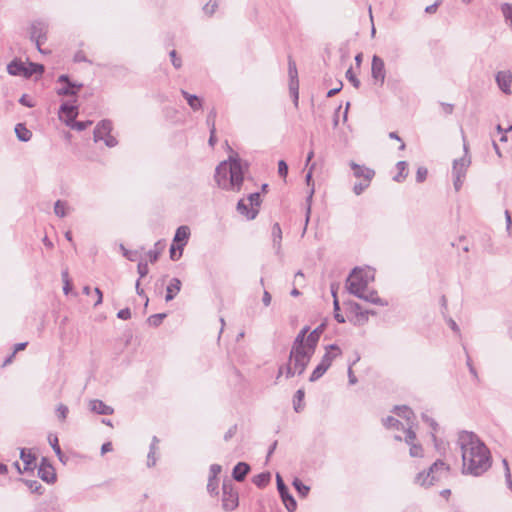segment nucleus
I'll list each match as a JSON object with an SVG mask.
<instances>
[{"instance_id": "nucleus-13", "label": "nucleus", "mask_w": 512, "mask_h": 512, "mask_svg": "<svg viewBox=\"0 0 512 512\" xmlns=\"http://www.w3.org/2000/svg\"><path fill=\"white\" fill-rule=\"evenodd\" d=\"M350 168L353 170V175L356 178H362L363 181L371 182L375 176V171L364 165H359L354 161L349 162Z\"/></svg>"}, {"instance_id": "nucleus-45", "label": "nucleus", "mask_w": 512, "mask_h": 512, "mask_svg": "<svg viewBox=\"0 0 512 512\" xmlns=\"http://www.w3.org/2000/svg\"><path fill=\"white\" fill-rule=\"evenodd\" d=\"M166 317V313L153 314L148 318V323L151 326L158 327Z\"/></svg>"}, {"instance_id": "nucleus-25", "label": "nucleus", "mask_w": 512, "mask_h": 512, "mask_svg": "<svg viewBox=\"0 0 512 512\" xmlns=\"http://www.w3.org/2000/svg\"><path fill=\"white\" fill-rule=\"evenodd\" d=\"M359 298L375 305L388 306V301L380 298L376 290L363 291Z\"/></svg>"}, {"instance_id": "nucleus-62", "label": "nucleus", "mask_w": 512, "mask_h": 512, "mask_svg": "<svg viewBox=\"0 0 512 512\" xmlns=\"http://www.w3.org/2000/svg\"><path fill=\"white\" fill-rule=\"evenodd\" d=\"M102 140L104 141L105 145L109 148L115 147L118 144L117 139L111 134L105 136L104 138H102Z\"/></svg>"}, {"instance_id": "nucleus-50", "label": "nucleus", "mask_w": 512, "mask_h": 512, "mask_svg": "<svg viewBox=\"0 0 512 512\" xmlns=\"http://www.w3.org/2000/svg\"><path fill=\"white\" fill-rule=\"evenodd\" d=\"M169 254H170L171 260L177 261L182 256L183 251L177 249V244L176 243H172V245L170 247V250H169Z\"/></svg>"}, {"instance_id": "nucleus-53", "label": "nucleus", "mask_w": 512, "mask_h": 512, "mask_svg": "<svg viewBox=\"0 0 512 512\" xmlns=\"http://www.w3.org/2000/svg\"><path fill=\"white\" fill-rule=\"evenodd\" d=\"M169 56L171 58V62L174 68L180 69L182 67V60L180 57H178L176 50L170 51Z\"/></svg>"}, {"instance_id": "nucleus-3", "label": "nucleus", "mask_w": 512, "mask_h": 512, "mask_svg": "<svg viewBox=\"0 0 512 512\" xmlns=\"http://www.w3.org/2000/svg\"><path fill=\"white\" fill-rule=\"evenodd\" d=\"M451 468L441 459H437L427 471L419 472L414 482L422 487H430L436 483L447 480L450 476Z\"/></svg>"}, {"instance_id": "nucleus-48", "label": "nucleus", "mask_w": 512, "mask_h": 512, "mask_svg": "<svg viewBox=\"0 0 512 512\" xmlns=\"http://www.w3.org/2000/svg\"><path fill=\"white\" fill-rule=\"evenodd\" d=\"M370 183L371 182H367V181L355 183L353 186V192L356 195H361L370 186Z\"/></svg>"}, {"instance_id": "nucleus-28", "label": "nucleus", "mask_w": 512, "mask_h": 512, "mask_svg": "<svg viewBox=\"0 0 512 512\" xmlns=\"http://www.w3.org/2000/svg\"><path fill=\"white\" fill-rule=\"evenodd\" d=\"M182 96L186 99L188 105L193 111H198L202 109V99L197 95L190 94L185 90H181Z\"/></svg>"}, {"instance_id": "nucleus-23", "label": "nucleus", "mask_w": 512, "mask_h": 512, "mask_svg": "<svg viewBox=\"0 0 512 512\" xmlns=\"http://www.w3.org/2000/svg\"><path fill=\"white\" fill-rule=\"evenodd\" d=\"M309 326H304L295 337L291 349H307L308 348V332Z\"/></svg>"}, {"instance_id": "nucleus-5", "label": "nucleus", "mask_w": 512, "mask_h": 512, "mask_svg": "<svg viewBox=\"0 0 512 512\" xmlns=\"http://www.w3.org/2000/svg\"><path fill=\"white\" fill-rule=\"evenodd\" d=\"M48 33V24L42 20H36L32 22L29 37L32 42L36 44L38 51L42 54H46L47 51L41 48L42 44H44L47 40Z\"/></svg>"}, {"instance_id": "nucleus-21", "label": "nucleus", "mask_w": 512, "mask_h": 512, "mask_svg": "<svg viewBox=\"0 0 512 512\" xmlns=\"http://www.w3.org/2000/svg\"><path fill=\"white\" fill-rule=\"evenodd\" d=\"M82 87V83L70 81L66 85H63L62 87L58 88L56 90V93L59 96H76Z\"/></svg>"}, {"instance_id": "nucleus-24", "label": "nucleus", "mask_w": 512, "mask_h": 512, "mask_svg": "<svg viewBox=\"0 0 512 512\" xmlns=\"http://www.w3.org/2000/svg\"><path fill=\"white\" fill-rule=\"evenodd\" d=\"M325 330V324L322 323L317 326L313 331L308 334V348L310 351L315 352L320 336Z\"/></svg>"}, {"instance_id": "nucleus-57", "label": "nucleus", "mask_w": 512, "mask_h": 512, "mask_svg": "<svg viewBox=\"0 0 512 512\" xmlns=\"http://www.w3.org/2000/svg\"><path fill=\"white\" fill-rule=\"evenodd\" d=\"M92 121L91 120H86V121H75L74 123V127L72 129L74 130H77V131H84L86 130L89 126L92 125Z\"/></svg>"}, {"instance_id": "nucleus-19", "label": "nucleus", "mask_w": 512, "mask_h": 512, "mask_svg": "<svg viewBox=\"0 0 512 512\" xmlns=\"http://www.w3.org/2000/svg\"><path fill=\"white\" fill-rule=\"evenodd\" d=\"M20 459L24 463L23 471H33L36 467V456L28 449H20Z\"/></svg>"}, {"instance_id": "nucleus-60", "label": "nucleus", "mask_w": 512, "mask_h": 512, "mask_svg": "<svg viewBox=\"0 0 512 512\" xmlns=\"http://www.w3.org/2000/svg\"><path fill=\"white\" fill-rule=\"evenodd\" d=\"M296 374H298V371L295 369V367L292 365V363L288 359V363L285 365V376H286V378H292Z\"/></svg>"}, {"instance_id": "nucleus-41", "label": "nucleus", "mask_w": 512, "mask_h": 512, "mask_svg": "<svg viewBox=\"0 0 512 512\" xmlns=\"http://www.w3.org/2000/svg\"><path fill=\"white\" fill-rule=\"evenodd\" d=\"M407 162L406 161H399L397 164H396V167L398 169V174L395 175L393 177V180L396 181V182H402L406 177H407V172L406 169H407Z\"/></svg>"}, {"instance_id": "nucleus-37", "label": "nucleus", "mask_w": 512, "mask_h": 512, "mask_svg": "<svg viewBox=\"0 0 512 512\" xmlns=\"http://www.w3.org/2000/svg\"><path fill=\"white\" fill-rule=\"evenodd\" d=\"M314 192H315L314 187H311V189L306 197L307 208H306V215H305V226L303 228L302 236L305 234L309 220H310L311 203H312V198H313Z\"/></svg>"}, {"instance_id": "nucleus-18", "label": "nucleus", "mask_w": 512, "mask_h": 512, "mask_svg": "<svg viewBox=\"0 0 512 512\" xmlns=\"http://www.w3.org/2000/svg\"><path fill=\"white\" fill-rule=\"evenodd\" d=\"M89 408L98 415H112L114 413V409L111 406L106 405L99 399L90 400Z\"/></svg>"}, {"instance_id": "nucleus-59", "label": "nucleus", "mask_w": 512, "mask_h": 512, "mask_svg": "<svg viewBox=\"0 0 512 512\" xmlns=\"http://www.w3.org/2000/svg\"><path fill=\"white\" fill-rule=\"evenodd\" d=\"M278 174L282 178H286L288 174V165L284 160L278 162Z\"/></svg>"}, {"instance_id": "nucleus-52", "label": "nucleus", "mask_w": 512, "mask_h": 512, "mask_svg": "<svg viewBox=\"0 0 512 512\" xmlns=\"http://www.w3.org/2000/svg\"><path fill=\"white\" fill-rule=\"evenodd\" d=\"M409 454L411 457H422L423 448L420 444H411L409 449Z\"/></svg>"}, {"instance_id": "nucleus-31", "label": "nucleus", "mask_w": 512, "mask_h": 512, "mask_svg": "<svg viewBox=\"0 0 512 512\" xmlns=\"http://www.w3.org/2000/svg\"><path fill=\"white\" fill-rule=\"evenodd\" d=\"M15 133L18 140L21 142H28L32 137V132L27 129L23 123L16 124Z\"/></svg>"}, {"instance_id": "nucleus-10", "label": "nucleus", "mask_w": 512, "mask_h": 512, "mask_svg": "<svg viewBox=\"0 0 512 512\" xmlns=\"http://www.w3.org/2000/svg\"><path fill=\"white\" fill-rule=\"evenodd\" d=\"M334 359L335 355H332L330 351H326L320 363L315 367V369L311 373L309 381L316 382L317 380H319L329 369Z\"/></svg>"}, {"instance_id": "nucleus-43", "label": "nucleus", "mask_w": 512, "mask_h": 512, "mask_svg": "<svg viewBox=\"0 0 512 512\" xmlns=\"http://www.w3.org/2000/svg\"><path fill=\"white\" fill-rule=\"evenodd\" d=\"M501 11L505 17L506 22L512 29V3L504 2V4L501 6Z\"/></svg>"}, {"instance_id": "nucleus-55", "label": "nucleus", "mask_w": 512, "mask_h": 512, "mask_svg": "<svg viewBox=\"0 0 512 512\" xmlns=\"http://www.w3.org/2000/svg\"><path fill=\"white\" fill-rule=\"evenodd\" d=\"M137 271L140 276V278H144L149 273V267L147 262L140 261L137 265Z\"/></svg>"}, {"instance_id": "nucleus-46", "label": "nucleus", "mask_w": 512, "mask_h": 512, "mask_svg": "<svg viewBox=\"0 0 512 512\" xmlns=\"http://www.w3.org/2000/svg\"><path fill=\"white\" fill-rule=\"evenodd\" d=\"M333 306H334V318L338 323H345L344 316L340 313V305L338 298L335 297V300H333Z\"/></svg>"}, {"instance_id": "nucleus-64", "label": "nucleus", "mask_w": 512, "mask_h": 512, "mask_svg": "<svg viewBox=\"0 0 512 512\" xmlns=\"http://www.w3.org/2000/svg\"><path fill=\"white\" fill-rule=\"evenodd\" d=\"M222 467L218 464H212L210 466V479H217L218 474H220Z\"/></svg>"}, {"instance_id": "nucleus-39", "label": "nucleus", "mask_w": 512, "mask_h": 512, "mask_svg": "<svg viewBox=\"0 0 512 512\" xmlns=\"http://www.w3.org/2000/svg\"><path fill=\"white\" fill-rule=\"evenodd\" d=\"M219 10L218 2H206L202 6V13L206 17H212Z\"/></svg>"}, {"instance_id": "nucleus-1", "label": "nucleus", "mask_w": 512, "mask_h": 512, "mask_svg": "<svg viewBox=\"0 0 512 512\" xmlns=\"http://www.w3.org/2000/svg\"><path fill=\"white\" fill-rule=\"evenodd\" d=\"M457 444L462 452V472L480 476L491 467V455L487 446L473 432L458 433Z\"/></svg>"}, {"instance_id": "nucleus-2", "label": "nucleus", "mask_w": 512, "mask_h": 512, "mask_svg": "<svg viewBox=\"0 0 512 512\" xmlns=\"http://www.w3.org/2000/svg\"><path fill=\"white\" fill-rule=\"evenodd\" d=\"M248 166L249 164L242 161L237 154L230 155L228 161H223L216 167L215 180L218 186L239 191Z\"/></svg>"}, {"instance_id": "nucleus-51", "label": "nucleus", "mask_w": 512, "mask_h": 512, "mask_svg": "<svg viewBox=\"0 0 512 512\" xmlns=\"http://www.w3.org/2000/svg\"><path fill=\"white\" fill-rule=\"evenodd\" d=\"M68 412H69V409L64 404H59L56 409L57 417L61 421H64L67 418Z\"/></svg>"}, {"instance_id": "nucleus-14", "label": "nucleus", "mask_w": 512, "mask_h": 512, "mask_svg": "<svg viewBox=\"0 0 512 512\" xmlns=\"http://www.w3.org/2000/svg\"><path fill=\"white\" fill-rule=\"evenodd\" d=\"M113 130L112 121L109 119H103L96 125L93 132V140L94 142H99L105 136L111 134Z\"/></svg>"}, {"instance_id": "nucleus-12", "label": "nucleus", "mask_w": 512, "mask_h": 512, "mask_svg": "<svg viewBox=\"0 0 512 512\" xmlns=\"http://www.w3.org/2000/svg\"><path fill=\"white\" fill-rule=\"evenodd\" d=\"M498 88L505 94L511 95L512 72L510 70L499 71L495 75Z\"/></svg>"}, {"instance_id": "nucleus-16", "label": "nucleus", "mask_w": 512, "mask_h": 512, "mask_svg": "<svg viewBox=\"0 0 512 512\" xmlns=\"http://www.w3.org/2000/svg\"><path fill=\"white\" fill-rule=\"evenodd\" d=\"M70 110L71 115L69 117H63V119H60L65 123L66 126L70 127L71 129L74 127V123L76 121V118L79 114V109L76 104H72L70 102H63L60 105V111Z\"/></svg>"}, {"instance_id": "nucleus-40", "label": "nucleus", "mask_w": 512, "mask_h": 512, "mask_svg": "<svg viewBox=\"0 0 512 512\" xmlns=\"http://www.w3.org/2000/svg\"><path fill=\"white\" fill-rule=\"evenodd\" d=\"M27 75L30 78L34 74L42 75L44 73L45 67L43 64L28 62L27 63Z\"/></svg>"}, {"instance_id": "nucleus-61", "label": "nucleus", "mask_w": 512, "mask_h": 512, "mask_svg": "<svg viewBox=\"0 0 512 512\" xmlns=\"http://www.w3.org/2000/svg\"><path fill=\"white\" fill-rule=\"evenodd\" d=\"M19 103L28 108H32L35 106V103L29 98V96L27 94H23L19 98Z\"/></svg>"}, {"instance_id": "nucleus-8", "label": "nucleus", "mask_w": 512, "mask_h": 512, "mask_svg": "<svg viewBox=\"0 0 512 512\" xmlns=\"http://www.w3.org/2000/svg\"><path fill=\"white\" fill-rule=\"evenodd\" d=\"M288 75H289V92L292 97L294 106L297 108L299 103V80L298 71L295 61L291 56L288 57Z\"/></svg>"}, {"instance_id": "nucleus-36", "label": "nucleus", "mask_w": 512, "mask_h": 512, "mask_svg": "<svg viewBox=\"0 0 512 512\" xmlns=\"http://www.w3.org/2000/svg\"><path fill=\"white\" fill-rule=\"evenodd\" d=\"M393 412L401 417L406 419L408 422H410L411 418L414 417V413L408 406H395L393 409Z\"/></svg>"}, {"instance_id": "nucleus-30", "label": "nucleus", "mask_w": 512, "mask_h": 512, "mask_svg": "<svg viewBox=\"0 0 512 512\" xmlns=\"http://www.w3.org/2000/svg\"><path fill=\"white\" fill-rule=\"evenodd\" d=\"M304 397L305 391L304 389H298L293 396V409L296 413H300L304 409Z\"/></svg>"}, {"instance_id": "nucleus-6", "label": "nucleus", "mask_w": 512, "mask_h": 512, "mask_svg": "<svg viewBox=\"0 0 512 512\" xmlns=\"http://www.w3.org/2000/svg\"><path fill=\"white\" fill-rule=\"evenodd\" d=\"M239 505V496L231 480H225L222 484V508L225 511H233Z\"/></svg>"}, {"instance_id": "nucleus-58", "label": "nucleus", "mask_w": 512, "mask_h": 512, "mask_svg": "<svg viewBox=\"0 0 512 512\" xmlns=\"http://www.w3.org/2000/svg\"><path fill=\"white\" fill-rule=\"evenodd\" d=\"M428 170L425 167H419L416 172V181L422 183L426 180Z\"/></svg>"}, {"instance_id": "nucleus-29", "label": "nucleus", "mask_w": 512, "mask_h": 512, "mask_svg": "<svg viewBox=\"0 0 512 512\" xmlns=\"http://www.w3.org/2000/svg\"><path fill=\"white\" fill-rule=\"evenodd\" d=\"M38 476L48 484H53L57 478L54 467L38 468Z\"/></svg>"}, {"instance_id": "nucleus-22", "label": "nucleus", "mask_w": 512, "mask_h": 512, "mask_svg": "<svg viewBox=\"0 0 512 512\" xmlns=\"http://www.w3.org/2000/svg\"><path fill=\"white\" fill-rule=\"evenodd\" d=\"M250 470L251 467L248 463L238 462L232 470V477L235 481L242 482L245 480Z\"/></svg>"}, {"instance_id": "nucleus-38", "label": "nucleus", "mask_w": 512, "mask_h": 512, "mask_svg": "<svg viewBox=\"0 0 512 512\" xmlns=\"http://www.w3.org/2000/svg\"><path fill=\"white\" fill-rule=\"evenodd\" d=\"M68 209V203L64 200H57L54 204V213L60 218L67 216Z\"/></svg>"}, {"instance_id": "nucleus-4", "label": "nucleus", "mask_w": 512, "mask_h": 512, "mask_svg": "<svg viewBox=\"0 0 512 512\" xmlns=\"http://www.w3.org/2000/svg\"><path fill=\"white\" fill-rule=\"evenodd\" d=\"M370 277L368 273L358 267L354 268L346 280L349 293L361 297V293L367 290Z\"/></svg>"}, {"instance_id": "nucleus-9", "label": "nucleus", "mask_w": 512, "mask_h": 512, "mask_svg": "<svg viewBox=\"0 0 512 512\" xmlns=\"http://www.w3.org/2000/svg\"><path fill=\"white\" fill-rule=\"evenodd\" d=\"M276 485H277V490H278L279 496H280L285 508L289 512H294L297 508V502H296L295 498L293 497V495L290 493L288 487L284 483V481L279 473L276 474Z\"/></svg>"}, {"instance_id": "nucleus-32", "label": "nucleus", "mask_w": 512, "mask_h": 512, "mask_svg": "<svg viewBox=\"0 0 512 512\" xmlns=\"http://www.w3.org/2000/svg\"><path fill=\"white\" fill-rule=\"evenodd\" d=\"M271 481V473L269 471L262 472L260 474L255 475L252 478V482L258 488L266 487Z\"/></svg>"}, {"instance_id": "nucleus-33", "label": "nucleus", "mask_w": 512, "mask_h": 512, "mask_svg": "<svg viewBox=\"0 0 512 512\" xmlns=\"http://www.w3.org/2000/svg\"><path fill=\"white\" fill-rule=\"evenodd\" d=\"M164 247H165V243L163 241L159 240L155 243L154 249L148 251L147 256L151 263H155L159 259L160 254L162 253Z\"/></svg>"}, {"instance_id": "nucleus-49", "label": "nucleus", "mask_w": 512, "mask_h": 512, "mask_svg": "<svg viewBox=\"0 0 512 512\" xmlns=\"http://www.w3.org/2000/svg\"><path fill=\"white\" fill-rule=\"evenodd\" d=\"M346 78L347 80L355 87V88H359L360 87V81L359 79L356 77V75L354 74L353 70H352V67H350L347 71H346Z\"/></svg>"}, {"instance_id": "nucleus-20", "label": "nucleus", "mask_w": 512, "mask_h": 512, "mask_svg": "<svg viewBox=\"0 0 512 512\" xmlns=\"http://www.w3.org/2000/svg\"><path fill=\"white\" fill-rule=\"evenodd\" d=\"M470 163H471L470 158L467 155H465L459 159H455L453 162V169H452L453 176L465 177L466 170H467L468 166L470 165Z\"/></svg>"}, {"instance_id": "nucleus-17", "label": "nucleus", "mask_w": 512, "mask_h": 512, "mask_svg": "<svg viewBox=\"0 0 512 512\" xmlns=\"http://www.w3.org/2000/svg\"><path fill=\"white\" fill-rule=\"evenodd\" d=\"M27 69V64L17 58L7 65L8 73L13 76H23L24 78H28Z\"/></svg>"}, {"instance_id": "nucleus-42", "label": "nucleus", "mask_w": 512, "mask_h": 512, "mask_svg": "<svg viewBox=\"0 0 512 512\" xmlns=\"http://www.w3.org/2000/svg\"><path fill=\"white\" fill-rule=\"evenodd\" d=\"M272 235H273L274 246L276 247L277 253H278L280 250V242L282 239V231H281L280 225L278 223H275L273 225Z\"/></svg>"}, {"instance_id": "nucleus-11", "label": "nucleus", "mask_w": 512, "mask_h": 512, "mask_svg": "<svg viewBox=\"0 0 512 512\" xmlns=\"http://www.w3.org/2000/svg\"><path fill=\"white\" fill-rule=\"evenodd\" d=\"M371 76L375 83H379L380 86L384 84L386 77L385 63L383 59L377 55H374L372 58Z\"/></svg>"}, {"instance_id": "nucleus-56", "label": "nucleus", "mask_w": 512, "mask_h": 512, "mask_svg": "<svg viewBox=\"0 0 512 512\" xmlns=\"http://www.w3.org/2000/svg\"><path fill=\"white\" fill-rule=\"evenodd\" d=\"M217 488H218V480L209 478L208 483H207V491L211 495H217L218 494Z\"/></svg>"}, {"instance_id": "nucleus-35", "label": "nucleus", "mask_w": 512, "mask_h": 512, "mask_svg": "<svg viewBox=\"0 0 512 512\" xmlns=\"http://www.w3.org/2000/svg\"><path fill=\"white\" fill-rule=\"evenodd\" d=\"M19 481L23 482L32 493H36L38 495H42L44 493V488L41 483L37 480H28L24 478H20Z\"/></svg>"}, {"instance_id": "nucleus-15", "label": "nucleus", "mask_w": 512, "mask_h": 512, "mask_svg": "<svg viewBox=\"0 0 512 512\" xmlns=\"http://www.w3.org/2000/svg\"><path fill=\"white\" fill-rule=\"evenodd\" d=\"M190 237V228L186 225L179 226L176 229L173 243L177 244V249L183 251L184 247L187 245Z\"/></svg>"}, {"instance_id": "nucleus-63", "label": "nucleus", "mask_w": 512, "mask_h": 512, "mask_svg": "<svg viewBox=\"0 0 512 512\" xmlns=\"http://www.w3.org/2000/svg\"><path fill=\"white\" fill-rule=\"evenodd\" d=\"M415 439H416V433L411 429V427H409V428L406 430L405 442H406L408 445L415 444V443H414V440H415Z\"/></svg>"}, {"instance_id": "nucleus-54", "label": "nucleus", "mask_w": 512, "mask_h": 512, "mask_svg": "<svg viewBox=\"0 0 512 512\" xmlns=\"http://www.w3.org/2000/svg\"><path fill=\"white\" fill-rule=\"evenodd\" d=\"M248 200H249V205L250 206L258 208L260 206V203H261L260 193H258V192L251 193L248 196Z\"/></svg>"}, {"instance_id": "nucleus-27", "label": "nucleus", "mask_w": 512, "mask_h": 512, "mask_svg": "<svg viewBox=\"0 0 512 512\" xmlns=\"http://www.w3.org/2000/svg\"><path fill=\"white\" fill-rule=\"evenodd\" d=\"M182 283L178 278H172L166 288L165 300L167 302L173 300L175 296L180 292Z\"/></svg>"}, {"instance_id": "nucleus-34", "label": "nucleus", "mask_w": 512, "mask_h": 512, "mask_svg": "<svg viewBox=\"0 0 512 512\" xmlns=\"http://www.w3.org/2000/svg\"><path fill=\"white\" fill-rule=\"evenodd\" d=\"M292 486L297 491L299 497L306 498L310 492V487L304 484L299 478L295 477Z\"/></svg>"}, {"instance_id": "nucleus-7", "label": "nucleus", "mask_w": 512, "mask_h": 512, "mask_svg": "<svg viewBox=\"0 0 512 512\" xmlns=\"http://www.w3.org/2000/svg\"><path fill=\"white\" fill-rule=\"evenodd\" d=\"M315 352L309 349H291L289 353V360L295 369L298 371V375L304 373L308 366L313 354Z\"/></svg>"}, {"instance_id": "nucleus-44", "label": "nucleus", "mask_w": 512, "mask_h": 512, "mask_svg": "<svg viewBox=\"0 0 512 512\" xmlns=\"http://www.w3.org/2000/svg\"><path fill=\"white\" fill-rule=\"evenodd\" d=\"M383 425L386 427V428H395V429H404V426L403 424L396 418L392 417V416H388L386 418L383 419Z\"/></svg>"}, {"instance_id": "nucleus-47", "label": "nucleus", "mask_w": 512, "mask_h": 512, "mask_svg": "<svg viewBox=\"0 0 512 512\" xmlns=\"http://www.w3.org/2000/svg\"><path fill=\"white\" fill-rule=\"evenodd\" d=\"M48 440H49V443H50V445H51L52 449L54 450V452H55V453L59 456V458L61 459L62 451H61V448H60V446H59L57 436L49 435Z\"/></svg>"}, {"instance_id": "nucleus-26", "label": "nucleus", "mask_w": 512, "mask_h": 512, "mask_svg": "<svg viewBox=\"0 0 512 512\" xmlns=\"http://www.w3.org/2000/svg\"><path fill=\"white\" fill-rule=\"evenodd\" d=\"M237 211L240 214L245 215L248 220L255 219L256 216L259 213L258 208H255V207H252V206H250V208H249V204H247L243 199L238 201V203H237Z\"/></svg>"}]
</instances>
